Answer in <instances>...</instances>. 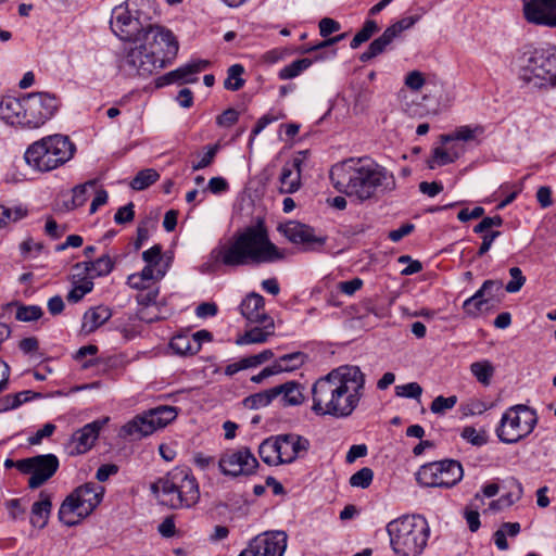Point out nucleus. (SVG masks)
Wrapping results in <instances>:
<instances>
[{
	"label": "nucleus",
	"instance_id": "nucleus-1",
	"mask_svg": "<svg viewBox=\"0 0 556 556\" xmlns=\"http://www.w3.org/2000/svg\"><path fill=\"white\" fill-rule=\"evenodd\" d=\"M365 376L357 366L343 365L319 378L312 388V410L318 416L345 418L358 406Z\"/></svg>",
	"mask_w": 556,
	"mask_h": 556
},
{
	"label": "nucleus",
	"instance_id": "nucleus-2",
	"mask_svg": "<svg viewBox=\"0 0 556 556\" xmlns=\"http://www.w3.org/2000/svg\"><path fill=\"white\" fill-rule=\"evenodd\" d=\"M329 177L340 193L361 202L379 199L396 187L394 175L370 157H350L332 165Z\"/></svg>",
	"mask_w": 556,
	"mask_h": 556
},
{
	"label": "nucleus",
	"instance_id": "nucleus-3",
	"mask_svg": "<svg viewBox=\"0 0 556 556\" xmlns=\"http://www.w3.org/2000/svg\"><path fill=\"white\" fill-rule=\"evenodd\" d=\"M285 258V252L276 247L265 228L250 226L220 240L210 253L213 265L237 268L250 265L269 264Z\"/></svg>",
	"mask_w": 556,
	"mask_h": 556
},
{
	"label": "nucleus",
	"instance_id": "nucleus-4",
	"mask_svg": "<svg viewBox=\"0 0 556 556\" xmlns=\"http://www.w3.org/2000/svg\"><path fill=\"white\" fill-rule=\"evenodd\" d=\"M518 77L535 89L556 88V47L525 46L518 58Z\"/></svg>",
	"mask_w": 556,
	"mask_h": 556
},
{
	"label": "nucleus",
	"instance_id": "nucleus-5",
	"mask_svg": "<svg viewBox=\"0 0 556 556\" xmlns=\"http://www.w3.org/2000/svg\"><path fill=\"white\" fill-rule=\"evenodd\" d=\"M156 16L155 0H126L112 10L110 25L121 40L137 42Z\"/></svg>",
	"mask_w": 556,
	"mask_h": 556
},
{
	"label": "nucleus",
	"instance_id": "nucleus-6",
	"mask_svg": "<svg viewBox=\"0 0 556 556\" xmlns=\"http://www.w3.org/2000/svg\"><path fill=\"white\" fill-rule=\"evenodd\" d=\"M390 545L397 556H421L430 538V526L421 515H406L387 525Z\"/></svg>",
	"mask_w": 556,
	"mask_h": 556
},
{
	"label": "nucleus",
	"instance_id": "nucleus-7",
	"mask_svg": "<svg viewBox=\"0 0 556 556\" xmlns=\"http://www.w3.org/2000/svg\"><path fill=\"white\" fill-rule=\"evenodd\" d=\"M162 505L173 509L189 508L200 498L197 479L187 468H175L151 485Z\"/></svg>",
	"mask_w": 556,
	"mask_h": 556
},
{
	"label": "nucleus",
	"instance_id": "nucleus-8",
	"mask_svg": "<svg viewBox=\"0 0 556 556\" xmlns=\"http://www.w3.org/2000/svg\"><path fill=\"white\" fill-rule=\"evenodd\" d=\"M75 151L76 147L67 136L55 134L33 142L24 159L33 169L47 173L67 163Z\"/></svg>",
	"mask_w": 556,
	"mask_h": 556
},
{
	"label": "nucleus",
	"instance_id": "nucleus-9",
	"mask_svg": "<svg viewBox=\"0 0 556 556\" xmlns=\"http://www.w3.org/2000/svg\"><path fill=\"white\" fill-rule=\"evenodd\" d=\"M104 488L88 482L76 488L61 504L59 519L67 527L78 525L101 503Z\"/></svg>",
	"mask_w": 556,
	"mask_h": 556
},
{
	"label": "nucleus",
	"instance_id": "nucleus-10",
	"mask_svg": "<svg viewBox=\"0 0 556 556\" xmlns=\"http://www.w3.org/2000/svg\"><path fill=\"white\" fill-rule=\"evenodd\" d=\"M307 439L294 434H279L265 439L258 447L261 459L269 466L291 464L307 452Z\"/></svg>",
	"mask_w": 556,
	"mask_h": 556
},
{
	"label": "nucleus",
	"instance_id": "nucleus-11",
	"mask_svg": "<svg viewBox=\"0 0 556 556\" xmlns=\"http://www.w3.org/2000/svg\"><path fill=\"white\" fill-rule=\"evenodd\" d=\"M538 416L534 409L527 405H514L502 415L496 434L506 444H515L527 438L535 428Z\"/></svg>",
	"mask_w": 556,
	"mask_h": 556
},
{
	"label": "nucleus",
	"instance_id": "nucleus-12",
	"mask_svg": "<svg viewBox=\"0 0 556 556\" xmlns=\"http://www.w3.org/2000/svg\"><path fill=\"white\" fill-rule=\"evenodd\" d=\"M464 476L463 466L454 459L432 462L420 466L416 480L421 486L450 489Z\"/></svg>",
	"mask_w": 556,
	"mask_h": 556
},
{
	"label": "nucleus",
	"instance_id": "nucleus-13",
	"mask_svg": "<svg viewBox=\"0 0 556 556\" xmlns=\"http://www.w3.org/2000/svg\"><path fill=\"white\" fill-rule=\"evenodd\" d=\"M159 62H162V68L170 64L176 58L179 49L178 41L173 31L162 25L150 24L140 35V39Z\"/></svg>",
	"mask_w": 556,
	"mask_h": 556
},
{
	"label": "nucleus",
	"instance_id": "nucleus-14",
	"mask_svg": "<svg viewBox=\"0 0 556 556\" xmlns=\"http://www.w3.org/2000/svg\"><path fill=\"white\" fill-rule=\"evenodd\" d=\"M60 99L50 92H33L24 96V128L36 129L58 112Z\"/></svg>",
	"mask_w": 556,
	"mask_h": 556
},
{
	"label": "nucleus",
	"instance_id": "nucleus-15",
	"mask_svg": "<svg viewBox=\"0 0 556 556\" xmlns=\"http://www.w3.org/2000/svg\"><path fill=\"white\" fill-rule=\"evenodd\" d=\"M59 468V459L53 454L37 455L18 460L17 469L30 475L28 486L37 489L49 480Z\"/></svg>",
	"mask_w": 556,
	"mask_h": 556
},
{
	"label": "nucleus",
	"instance_id": "nucleus-16",
	"mask_svg": "<svg viewBox=\"0 0 556 556\" xmlns=\"http://www.w3.org/2000/svg\"><path fill=\"white\" fill-rule=\"evenodd\" d=\"M258 462L248 447L225 451L218 467L225 476H250L255 472Z\"/></svg>",
	"mask_w": 556,
	"mask_h": 556
},
{
	"label": "nucleus",
	"instance_id": "nucleus-17",
	"mask_svg": "<svg viewBox=\"0 0 556 556\" xmlns=\"http://www.w3.org/2000/svg\"><path fill=\"white\" fill-rule=\"evenodd\" d=\"M286 548L287 534L273 531L253 539L238 556H283Z\"/></svg>",
	"mask_w": 556,
	"mask_h": 556
},
{
	"label": "nucleus",
	"instance_id": "nucleus-18",
	"mask_svg": "<svg viewBox=\"0 0 556 556\" xmlns=\"http://www.w3.org/2000/svg\"><path fill=\"white\" fill-rule=\"evenodd\" d=\"M422 14L403 17L390 25L380 37L375 39L359 56L362 62H368L372 58L386 51L387 47L403 33L412 28L421 17Z\"/></svg>",
	"mask_w": 556,
	"mask_h": 556
},
{
	"label": "nucleus",
	"instance_id": "nucleus-19",
	"mask_svg": "<svg viewBox=\"0 0 556 556\" xmlns=\"http://www.w3.org/2000/svg\"><path fill=\"white\" fill-rule=\"evenodd\" d=\"M135 46L130 48L125 58V64L129 67L130 72L140 76H149L155 71L162 68V62L153 56L147 46L142 41L134 42Z\"/></svg>",
	"mask_w": 556,
	"mask_h": 556
},
{
	"label": "nucleus",
	"instance_id": "nucleus-20",
	"mask_svg": "<svg viewBox=\"0 0 556 556\" xmlns=\"http://www.w3.org/2000/svg\"><path fill=\"white\" fill-rule=\"evenodd\" d=\"M523 15L531 24L556 27V0H523Z\"/></svg>",
	"mask_w": 556,
	"mask_h": 556
},
{
	"label": "nucleus",
	"instance_id": "nucleus-21",
	"mask_svg": "<svg viewBox=\"0 0 556 556\" xmlns=\"http://www.w3.org/2000/svg\"><path fill=\"white\" fill-rule=\"evenodd\" d=\"M503 290L501 280H485L481 288L463 303V309L469 316H477L484 304L500 300Z\"/></svg>",
	"mask_w": 556,
	"mask_h": 556
},
{
	"label": "nucleus",
	"instance_id": "nucleus-22",
	"mask_svg": "<svg viewBox=\"0 0 556 556\" xmlns=\"http://www.w3.org/2000/svg\"><path fill=\"white\" fill-rule=\"evenodd\" d=\"M109 417L97 419L75 431L71 440L74 448L73 453L83 454L88 452L93 446L100 431L109 422Z\"/></svg>",
	"mask_w": 556,
	"mask_h": 556
},
{
	"label": "nucleus",
	"instance_id": "nucleus-23",
	"mask_svg": "<svg viewBox=\"0 0 556 556\" xmlns=\"http://www.w3.org/2000/svg\"><path fill=\"white\" fill-rule=\"evenodd\" d=\"M281 233L292 243L309 245L313 243L324 244L325 239L318 238L314 229L299 222H288L279 227Z\"/></svg>",
	"mask_w": 556,
	"mask_h": 556
},
{
	"label": "nucleus",
	"instance_id": "nucleus-24",
	"mask_svg": "<svg viewBox=\"0 0 556 556\" xmlns=\"http://www.w3.org/2000/svg\"><path fill=\"white\" fill-rule=\"evenodd\" d=\"M0 118L9 125L24 128V97H2L0 101Z\"/></svg>",
	"mask_w": 556,
	"mask_h": 556
},
{
	"label": "nucleus",
	"instance_id": "nucleus-25",
	"mask_svg": "<svg viewBox=\"0 0 556 556\" xmlns=\"http://www.w3.org/2000/svg\"><path fill=\"white\" fill-rule=\"evenodd\" d=\"M240 312L249 323H264L273 320L265 311L264 298L255 292L248 294L240 304Z\"/></svg>",
	"mask_w": 556,
	"mask_h": 556
},
{
	"label": "nucleus",
	"instance_id": "nucleus-26",
	"mask_svg": "<svg viewBox=\"0 0 556 556\" xmlns=\"http://www.w3.org/2000/svg\"><path fill=\"white\" fill-rule=\"evenodd\" d=\"M301 164L302 160L294 157L287 162L279 176V191L281 193H294L301 187Z\"/></svg>",
	"mask_w": 556,
	"mask_h": 556
},
{
	"label": "nucleus",
	"instance_id": "nucleus-27",
	"mask_svg": "<svg viewBox=\"0 0 556 556\" xmlns=\"http://www.w3.org/2000/svg\"><path fill=\"white\" fill-rule=\"evenodd\" d=\"M166 275V268L143 267L141 271L127 277V286L137 291H143L157 283Z\"/></svg>",
	"mask_w": 556,
	"mask_h": 556
},
{
	"label": "nucleus",
	"instance_id": "nucleus-28",
	"mask_svg": "<svg viewBox=\"0 0 556 556\" xmlns=\"http://www.w3.org/2000/svg\"><path fill=\"white\" fill-rule=\"evenodd\" d=\"M154 432L152 422H150V417L148 412L138 415L132 418L130 421L125 424L121 430L118 435L121 438H132V439H141L143 437L150 435Z\"/></svg>",
	"mask_w": 556,
	"mask_h": 556
},
{
	"label": "nucleus",
	"instance_id": "nucleus-29",
	"mask_svg": "<svg viewBox=\"0 0 556 556\" xmlns=\"http://www.w3.org/2000/svg\"><path fill=\"white\" fill-rule=\"evenodd\" d=\"M112 317V311L104 305L89 308L83 316L81 330L92 333Z\"/></svg>",
	"mask_w": 556,
	"mask_h": 556
},
{
	"label": "nucleus",
	"instance_id": "nucleus-30",
	"mask_svg": "<svg viewBox=\"0 0 556 556\" xmlns=\"http://www.w3.org/2000/svg\"><path fill=\"white\" fill-rule=\"evenodd\" d=\"M260 326H256L248 331H245L242 336L238 337L236 340V344L238 345H247V344H257L264 343L268 340L269 337L274 334L275 324L273 320H264V323H257Z\"/></svg>",
	"mask_w": 556,
	"mask_h": 556
},
{
	"label": "nucleus",
	"instance_id": "nucleus-31",
	"mask_svg": "<svg viewBox=\"0 0 556 556\" xmlns=\"http://www.w3.org/2000/svg\"><path fill=\"white\" fill-rule=\"evenodd\" d=\"M114 267V263L109 255H103L97 258L94 262H81L73 266V270H81V274H86L89 278L102 277L109 275Z\"/></svg>",
	"mask_w": 556,
	"mask_h": 556
},
{
	"label": "nucleus",
	"instance_id": "nucleus-32",
	"mask_svg": "<svg viewBox=\"0 0 556 556\" xmlns=\"http://www.w3.org/2000/svg\"><path fill=\"white\" fill-rule=\"evenodd\" d=\"M273 389L275 391V399L281 396V402L285 406L300 405L304 401L303 390L299 382L288 381Z\"/></svg>",
	"mask_w": 556,
	"mask_h": 556
},
{
	"label": "nucleus",
	"instance_id": "nucleus-33",
	"mask_svg": "<svg viewBox=\"0 0 556 556\" xmlns=\"http://www.w3.org/2000/svg\"><path fill=\"white\" fill-rule=\"evenodd\" d=\"M210 66L207 60H193L173 71L176 83L191 84L197 81V75Z\"/></svg>",
	"mask_w": 556,
	"mask_h": 556
},
{
	"label": "nucleus",
	"instance_id": "nucleus-34",
	"mask_svg": "<svg viewBox=\"0 0 556 556\" xmlns=\"http://www.w3.org/2000/svg\"><path fill=\"white\" fill-rule=\"evenodd\" d=\"M73 288L67 293V300L73 303L79 302L87 293L93 289V281L86 274H81V270L72 274Z\"/></svg>",
	"mask_w": 556,
	"mask_h": 556
},
{
	"label": "nucleus",
	"instance_id": "nucleus-35",
	"mask_svg": "<svg viewBox=\"0 0 556 556\" xmlns=\"http://www.w3.org/2000/svg\"><path fill=\"white\" fill-rule=\"evenodd\" d=\"M51 507L52 504L50 496L47 493L41 492L39 495V500L36 501L31 506V525L34 527L42 529L48 522Z\"/></svg>",
	"mask_w": 556,
	"mask_h": 556
},
{
	"label": "nucleus",
	"instance_id": "nucleus-36",
	"mask_svg": "<svg viewBox=\"0 0 556 556\" xmlns=\"http://www.w3.org/2000/svg\"><path fill=\"white\" fill-rule=\"evenodd\" d=\"M148 414L154 431L164 428L177 417V410L173 406H159L150 409Z\"/></svg>",
	"mask_w": 556,
	"mask_h": 556
},
{
	"label": "nucleus",
	"instance_id": "nucleus-37",
	"mask_svg": "<svg viewBox=\"0 0 556 556\" xmlns=\"http://www.w3.org/2000/svg\"><path fill=\"white\" fill-rule=\"evenodd\" d=\"M483 132V128L481 126H459L453 132L442 135L441 141L442 143H448L451 141L459 140V141H471L475 140L478 135Z\"/></svg>",
	"mask_w": 556,
	"mask_h": 556
},
{
	"label": "nucleus",
	"instance_id": "nucleus-38",
	"mask_svg": "<svg viewBox=\"0 0 556 556\" xmlns=\"http://www.w3.org/2000/svg\"><path fill=\"white\" fill-rule=\"evenodd\" d=\"M470 372L482 386L488 387L495 372V367L489 359L478 361L470 365Z\"/></svg>",
	"mask_w": 556,
	"mask_h": 556
},
{
	"label": "nucleus",
	"instance_id": "nucleus-39",
	"mask_svg": "<svg viewBox=\"0 0 556 556\" xmlns=\"http://www.w3.org/2000/svg\"><path fill=\"white\" fill-rule=\"evenodd\" d=\"M306 355L302 352H293L282 355L273 365L277 374L282 371H291L304 364Z\"/></svg>",
	"mask_w": 556,
	"mask_h": 556
},
{
	"label": "nucleus",
	"instance_id": "nucleus-40",
	"mask_svg": "<svg viewBox=\"0 0 556 556\" xmlns=\"http://www.w3.org/2000/svg\"><path fill=\"white\" fill-rule=\"evenodd\" d=\"M170 349L179 355H188V354H194L200 350V343L195 342L193 340V337L190 338L186 334H178L175 336L170 340Z\"/></svg>",
	"mask_w": 556,
	"mask_h": 556
},
{
	"label": "nucleus",
	"instance_id": "nucleus-41",
	"mask_svg": "<svg viewBox=\"0 0 556 556\" xmlns=\"http://www.w3.org/2000/svg\"><path fill=\"white\" fill-rule=\"evenodd\" d=\"M275 399L274 389H268L245 397L242 404L248 409H260L268 406Z\"/></svg>",
	"mask_w": 556,
	"mask_h": 556
},
{
	"label": "nucleus",
	"instance_id": "nucleus-42",
	"mask_svg": "<svg viewBox=\"0 0 556 556\" xmlns=\"http://www.w3.org/2000/svg\"><path fill=\"white\" fill-rule=\"evenodd\" d=\"M160 178V174L153 168H146L140 170L129 186L137 191H141L156 182Z\"/></svg>",
	"mask_w": 556,
	"mask_h": 556
},
{
	"label": "nucleus",
	"instance_id": "nucleus-43",
	"mask_svg": "<svg viewBox=\"0 0 556 556\" xmlns=\"http://www.w3.org/2000/svg\"><path fill=\"white\" fill-rule=\"evenodd\" d=\"M460 156V152H450L443 147H435L432 150L431 159L428 161L430 168L443 166L455 162Z\"/></svg>",
	"mask_w": 556,
	"mask_h": 556
},
{
	"label": "nucleus",
	"instance_id": "nucleus-44",
	"mask_svg": "<svg viewBox=\"0 0 556 556\" xmlns=\"http://www.w3.org/2000/svg\"><path fill=\"white\" fill-rule=\"evenodd\" d=\"M27 210L22 205L7 207L0 205V228L7 227L11 223H16L27 216Z\"/></svg>",
	"mask_w": 556,
	"mask_h": 556
},
{
	"label": "nucleus",
	"instance_id": "nucleus-45",
	"mask_svg": "<svg viewBox=\"0 0 556 556\" xmlns=\"http://www.w3.org/2000/svg\"><path fill=\"white\" fill-rule=\"evenodd\" d=\"M312 60L306 58L295 60L292 63L282 67L278 73V77L282 80L292 79L299 76L305 70H307L312 65Z\"/></svg>",
	"mask_w": 556,
	"mask_h": 556
},
{
	"label": "nucleus",
	"instance_id": "nucleus-46",
	"mask_svg": "<svg viewBox=\"0 0 556 556\" xmlns=\"http://www.w3.org/2000/svg\"><path fill=\"white\" fill-rule=\"evenodd\" d=\"M244 67L241 64H233L227 71V78L224 81V87L227 90L237 91L244 86V79L242 74Z\"/></svg>",
	"mask_w": 556,
	"mask_h": 556
},
{
	"label": "nucleus",
	"instance_id": "nucleus-47",
	"mask_svg": "<svg viewBox=\"0 0 556 556\" xmlns=\"http://www.w3.org/2000/svg\"><path fill=\"white\" fill-rule=\"evenodd\" d=\"M378 24L374 20H367L362 29L356 33L350 46L352 49L358 48L362 43L370 39V37L378 31Z\"/></svg>",
	"mask_w": 556,
	"mask_h": 556
},
{
	"label": "nucleus",
	"instance_id": "nucleus-48",
	"mask_svg": "<svg viewBox=\"0 0 556 556\" xmlns=\"http://www.w3.org/2000/svg\"><path fill=\"white\" fill-rule=\"evenodd\" d=\"M137 318L136 317H129L128 321L126 323L125 316L117 319L116 323V330H118L126 339H132L137 334L141 332L140 325L134 323Z\"/></svg>",
	"mask_w": 556,
	"mask_h": 556
},
{
	"label": "nucleus",
	"instance_id": "nucleus-49",
	"mask_svg": "<svg viewBox=\"0 0 556 556\" xmlns=\"http://www.w3.org/2000/svg\"><path fill=\"white\" fill-rule=\"evenodd\" d=\"M372 479L374 471L368 467H364L351 476L350 484L354 488L367 489L371 484Z\"/></svg>",
	"mask_w": 556,
	"mask_h": 556
},
{
	"label": "nucleus",
	"instance_id": "nucleus-50",
	"mask_svg": "<svg viewBox=\"0 0 556 556\" xmlns=\"http://www.w3.org/2000/svg\"><path fill=\"white\" fill-rule=\"evenodd\" d=\"M142 260L146 262L144 267L167 269V266H161L162 247L160 244H155L152 248L146 250L142 253Z\"/></svg>",
	"mask_w": 556,
	"mask_h": 556
},
{
	"label": "nucleus",
	"instance_id": "nucleus-51",
	"mask_svg": "<svg viewBox=\"0 0 556 556\" xmlns=\"http://www.w3.org/2000/svg\"><path fill=\"white\" fill-rule=\"evenodd\" d=\"M159 293H160V288H159L157 283H155V285L149 287L148 289L140 291L136 295V301H137L138 305H140L141 307H149L156 303Z\"/></svg>",
	"mask_w": 556,
	"mask_h": 556
},
{
	"label": "nucleus",
	"instance_id": "nucleus-52",
	"mask_svg": "<svg viewBox=\"0 0 556 556\" xmlns=\"http://www.w3.org/2000/svg\"><path fill=\"white\" fill-rule=\"evenodd\" d=\"M456 403V395H451L448 397L439 395L432 401L430 409L433 414H444L446 410L452 409Z\"/></svg>",
	"mask_w": 556,
	"mask_h": 556
},
{
	"label": "nucleus",
	"instance_id": "nucleus-53",
	"mask_svg": "<svg viewBox=\"0 0 556 556\" xmlns=\"http://www.w3.org/2000/svg\"><path fill=\"white\" fill-rule=\"evenodd\" d=\"M42 309L37 305L20 306L16 311L15 318L20 321H33L42 316Z\"/></svg>",
	"mask_w": 556,
	"mask_h": 556
},
{
	"label": "nucleus",
	"instance_id": "nucleus-54",
	"mask_svg": "<svg viewBox=\"0 0 556 556\" xmlns=\"http://www.w3.org/2000/svg\"><path fill=\"white\" fill-rule=\"evenodd\" d=\"M510 281L505 286V290L508 293L518 292L526 282V277L523 276L521 269L519 267H511L509 269Z\"/></svg>",
	"mask_w": 556,
	"mask_h": 556
},
{
	"label": "nucleus",
	"instance_id": "nucleus-55",
	"mask_svg": "<svg viewBox=\"0 0 556 556\" xmlns=\"http://www.w3.org/2000/svg\"><path fill=\"white\" fill-rule=\"evenodd\" d=\"M96 180H90V181H87L86 184L84 185H80V186H76L74 189H73V204L75 206H81L85 204V202L87 201L88 199V194H87V191L89 189H94L96 187Z\"/></svg>",
	"mask_w": 556,
	"mask_h": 556
},
{
	"label": "nucleus",
	"instance_id": "nucleus-56",
	"mask_svg": "<svg viewBox=\"0 0 556 556\" xmlns=\"http://www.w3.org/2000/svg\"><path fill=\"white\" fill-rule=\"evenodd\" d=\"M489 409V405L480 399H471L462 406L465 416L481 415Z\"/></svg>",
	"mask_w": 556,
	"mask_h": 556
},
{
	"label": "nucleus",
	"instance_id": "nucleus-57",
	"mask_svg": "<svg viewBox=\"0 0 556 556\" xmlns=\"http://www.w3.org/2000/svg\"><path fill=\"white\" fill-rule=\"evenodd\" d=\"M285 115L281 113L275 114L274 112H268L262 117H260L251 131L252 139L261 134L269 124L282 118Z\"/></svg>",
	"mask_w": 556,
	"mask_h": 556
},
{
	"label": "nucleus",
	"instance_id": "nucleus-58",
	"mask_svg": "<svg viewBox=\"0 0 556 556\" xmlns=\"http://www.w3.org/2000/svg\"><path fill=\"white\" fill-rule=\"evenodd\" d=\"M395 393L397 396L402 397L418 399L422 393V389L417 382H409L406 384L396 386Z\"/></svg>",
	"mask_w": 556,
	"mask_h": 556
},
{
	"label": "nucleus",
	"instance_id": "nucleus-59",
	"mask_svg": "<svg viewBox=\"0 0 556 556\" xmlns=\"http://www.w3.org/2000/svg\"><path fill=\"white\" fill-rule=\"evenodd\" d=\"M218 149L219 147L217 144L207 146L206 152L200 157V160L197 163L192 164V169L199 170L210 166L213 163Z\"/></svg>",
	"mask_w": 556,
	"mask_h": 556
},
{
	"label": "nucleus",
	"instance_id": "nucleus-60",
	"mask_svg": "<svg viewBox=\"0 0 556 556\" xmlns=\"http://www.w3.org/2000/svg\"><path fill=\"white\" fill-rule=\"evenodd\" d=\"M134 207L132 202L119 207L114 215V222L118 225L131 222L135 217Z\"/></svg>",
	"mask_w": 556,
	"mask_h": 556
},
{
	"label": "nucleus",
	"instance_id": "nucleus-61",
	"mask_svg": "<svg viewBox=\"0 0 556 556\" xmlns=\"http://www.w3.org/2000/svg\"><path fill=\"white\" fill-rule=\"evenodd\" d=\"M502 225L503 218L500 215L484 217L478 225L475 226L473 231L476 233H483L492 227H501Z\"/></svg>",
	"mask_w": 556,
	"mask_h": 556
},
{
	"label": "nucleus",
	"instance_id": "nucleus-62",
	"mask_svg": "<svg viewBox=\"0 0 556 556\" xmlns=\"http://www.w3.org/2000/svg\"><path fill=\"white\" fill-rule=\"evenodd\" d=\"M425 83L424 74L419 71L409 72L405 77V85L414 91L420 90Z\"/></svg>",
	"mask_w": 556,
	"mask_h": 556
},
{
	"label": "nucleus",
	"instance_id": "nucleus-63",
	"mask_svg": "<svg viewBox=\"0 0 556 556\" xmlns=\"http://www.w3.org/2000/svg\"><path fill=\"white\" fill-rule=\"evenodd\" d=\"M363 287V280L361 278H354L352 280L348 281H340L337 285V289L346 294V295H353L356 291H358Z\"/></svg>",
	"mask_w": 556,
	"mask_h": 556
},
{
	"label": "nucleus",
	"instance_id": "nucleus-64",
	"mask_svg": "<svg viewBox=\"0 0 556 556\" xmlns=\"http://www.w3.org/2000/svg\"><path fill=\"white\" fill-rule=\"evenodd\" d=\"M207 189L213 194H220L229 190V184L224 177H212L208 180Z\"/></svg>",
	"mask_w": 556,
	"mask_h": 556
}]
</instances>
